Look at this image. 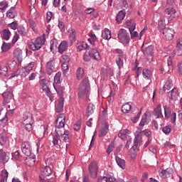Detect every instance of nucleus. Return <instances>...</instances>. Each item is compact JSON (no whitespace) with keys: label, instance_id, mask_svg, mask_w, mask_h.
I'll return each instance as SVG.
<instances>
[{"label":"nucleus","instance_id":"nucleus-1","mask_svg":"<svg viewBox=\"0 0 182 182\" xmlns=\"http://www.w3.org/2000/svg\"><path fill=\"white\" fill-rule=\"evenodd\" d=\"M65 123V122H55L56 134L53 136V143L57 149H60L59 141H61V139L65 143H68L69 141V132L63 129Z\"/></svg>","mask_w":182,"mask_h":182},{"label":"nucleus","instance_id":"nucleus-2","mask_svg":"<svg viewBox=\"0 0 182 182\" xmlns=\"http://www.w3.org/2000/svg\"><path fill=\"white\" fill-rule=\"evenodd\" d=\"M90 95V84L87 78H84L78 87V96L84 100H89Z\"/></svg>","mask_w":182,"mask_h":182},{"label":"nucleus","instance_id":"nucleus-3","mask_svg":"<svg viewBox=\"0 0 182 182\" xmlns=\"http://www.w3.org/2000/svg\"><path fill=\"white\" fill-rule=\"evenodd\" d=\"M90 38H88V42L90 43V50L89 51L88 55H90L91 58H95V60H100V53H99V51H97V48H96V44L95 43L97 38H96V35L92 33H90Z\"/></svg>","mask_w":182,"mask_h":182},{"label":"nucleus","instance_id":"nucleus-4","mask_svg":"<svg viewBox=\"0 0 182 182\" xmlns=\"http://www.w3.org/2000/svg\"><path fill=\"white\" fill-rule=\"evenodd\" d=\"M46 42V38H45V34L41 37L37 38L33 42L28 44V48L31 50H39Z\"/></svg>","mask_w":182,"mask_h":182},{"label":"nucleus","instance_id":"nucleus-5","mask_svg":"<svg viewBox=\"0 0 182 182\" xmlns=\"http://www.w3.org/2000/svg\"><path fill=\"white\" fill-rule=\"evenodd\" d=\"M49 176H52V168L50 167L46 166L41 168V175L39 176L41 182H48Z\"/></svg>","mask_w":182,"mask_h":182},{"label":"nucleus","instance_id":"nucleus-6","mask_svg":"<svg viewBox=\"0 0 182 182\" xmlns=\"http://www.w3.org/2000/svg\"><path fill=\"white\" fill-rule=\"evenodd\" d=\"M118 39L123 45H127L130 42V36L127 33V31L124 28H121L118 33Z\"/></svg>","mask_w":182,"mask_h":182},{"label":"nucleus","instance_id":"nucleus-7","mask_svg":"<svg viewBox=\"0 0 182 182\" xmlns=\"http://www.w3.org/2000/svg\"><path fill=\"white\" fill-rule=\"evenodd\" d=\"M99 167L97 166V163L96 161H92L88 166V171L90 173V176L92 178H97V170Z\"/></svg>","mask_w":182,"mask_h":182},{"label":"nucleus","instance_id":"nucleus-8","mask_svg":"<svg viewBox=\"0 0 182 182\" xmlns=\"http://www.w3.org/2000/svg\"><path fill=\"white\" fill-rule=\"evenodd\" d=\"M48 83H49V81L43 78L40 81V86H41L43 92H45L47 96H48V97L50 98V100H52V92H50V90L48 86Z\"/></svg>","mask_w":182,"mask_h":182},{"label":"nucleus","instance_id":"nucleus-9","mask_svg":"<svg viewBox=\"0 0 182 182\" xmlns=\"http://www.w3.org/2000/svg\"><path fill=\"white\" fill-rule=\"evenodd\" d=\"M2 96L4 97L3 105L6 106L12 99V96H14V90L11 88H9L3 92Z\"/></svg>","mask_w":182,"mask_h":182},{"label":"nucleus","instance_id":"nucleus-10","mask_svg":"<svg viewBox=\"0 0 182 182\" xmlns=\"http://www.w3.org/2000/svg\"><path fill=\"white\" fill-rule=\"evenodd\" d=\"M151 122V112L148 111L144 113V117H142L139 126L141 129H143L144 126L149 124Z\"/></svg>","mask_w":182,"mask_h":182},{"label":"nucleus","instance_id":"nucleus-11","mask_svg":"<svg viewBox=\"0 0 182 182\" xmlns=\"http://www.w3.org/2000/svg\"><path fill=\"white\" fill-rule=\"evenodd\" d=\"M21 151L26 156H31V154H32V147L31 146V143L28 141L23 142L21 144Z\"/></svg>","mask_w":182,"mask_h":182},{"label":"nucleus","instance_id":"nucleus-12","mask_svg":"<svg viewBox=\"0 0 182 182\" xmlns=\"http://www.w3.org/2000/svg\"><path fill=\"white\" fill-rule=\"evenodd\" d=\"M143 137V132L136 131L135 133V138L134 139V145L132 149L134 150L137 149V146L139 144H141V139Z\"/></svg>","mask_w":182,"mask_h":182},{"label":"nucleus","instance_id":"nucleus-13","mask_svg":"<svg viewBox=\"0 0 182 182\" xmlns=\"http://www.w3.org/2000/svg\"><path fill=\"white\" fill-rule=\"evenodd\" d=\"M46 70L48 75H50L55 72V58H50L46 63Z\"/></svg>","mask_w":182,"mask_h":182},{"label":"nucleus","instance_id":"nucleus-14","mask_svg":"<svg viewBox=\"0 0 182 182\" xmlns=\"http://www.w3.org/2000/svg\"><path fill=\"white\" fill-rule=\"evenodd\" d=\"M174 33L173 28H165L163 31L164 38L166 41H171L174 38Z\"/></svg>","mask_w":182,"mask_h":182},{"label":"nucleus","instance_id":"nucleus-15","mask_svg":"<svg viewBox=\"0 0 182 182\" xmlns=\"http://www.w3.org/2000/svg\"><path fill=\"white\" fill-rule=\"evenodd\" d=\"M159 176L161 178H168L173 176V169L171 168L161 169L159 171Z\"/></svg>","mask_w":182,"mask_h":182},{"label":"nucleus","instance_id":"nucleus-16","mask_svg":"<svg viewBox=\"0 0 182 182\" xmlns=\"http://www.w3.org/2000/svg\"><path fill=\"white\" fill-rule=\"evenodd\" d=\"M14 56L16 58L18 63H22V60H23V51L21 48H16L14 51Z\"/></svg>","mask_w":182,"mask_h":182},{"label":"nucleus","instance_id":"nucleus-17","mask_svg":"<svg viewBox=\"0 0 182 182\" xmlns=\"http://www.w3.org/2000/svg\"><path fill=\"white\" fill-rule=\"evenodd\" d=\"M27 123L33 124V116L31 112H26L23 117V124H26Z\"/></svg>","mask_w":182,"mask_h":182},{"label":"nucleus","instance_id":"nucleus-18","mask_svg":"<svg viewBox=\"0 0 182 182\" xmlns=\"http://www.w3.org/2000/svg\"><path fill=\"white\" fill-rule=\"evenodd\" d=\"M165 16H169V19H174L176 18V9L173 8H168L164 11Z\"/></svg>","mask_w":182,"mask_h":182},{"label":"nucleus","instance_id":"nucleus-19","mask_svg":"<svg viewBox=\"0 0 182 182\" xmlns=\"http://www.w3.org/2000/svg\"><path fill=\"white\" fill-rule=\"evenodd\" d=\"M9 161V155L5 151L0 152V164H6Z\"/></svg>","mask_w":182,"mask_h":182},{"label":"nucleus","instance_id":"nucleus-20","mask_svg":"<svg viewBox=\"0 0 182 182\" xmlns=\"http://www.w3.org/2000/svg\"><path fill=\"white\" fill-rule=\"evenodd\" d=\"M46 130H48V127L45 125H41L40 129L37 132V136L40 140H42L45 136V133H46Z\"/></svg>","mask_w":182,"mask_h":182},{"label":"nucleus","instance_id":"nucleus-21","mask_svg":"<svg viewBox=\"0 0 182 182\" xmlns=\"http://www.w3.org/2000/svg\"><path fill=\"white\" fill-rule=\"evenodd\" d=\"M126 16V11H124L123 10H121L118 12L116 16V21L117 23H120L123 19H124V17Z\"/></svg>","mask_w":182,"mask_h":182},{"label":"nucleus","instance_id":"nucleus-22","mask_svg":"<svg viewBox=\"0 0 182 182\" xmlns=\"http://www.w3.org/2000/svg\"><path fill=\"white\" fill-rule=\"evenodd\" d=\"M63 102H65V100L63 99V97H60L58 100V103L57 104L56 109H55V112H57V113H60L61 112H63Z\"/></svg>","mask_w":182,"mask_h":182},{"label":"nucleus","instance_id":"nucleus-23","mask_svg":"<svg viewBox=\"0 0 182 182\" xmlns=\"http://www.w3.org/2000/svg\"><path fill=\"white\" fill-rule=\"evenodd\" d=\"M16 15L17 14L16 10H15V6H12L6 13L7 18H10V19H14Z\"/></svg>","mask_w":182,"mask_h":182},{"label":"nucleus","instance_id":"nucleus-24","mask_svg":"<svg viewBox=\"0 0 182 182\" xmlns=\"http://www.w3.org/2000/svg\"><path fill=\"white\" fill-rule=\"evenodd\" d=\"M141 50L144 55H146L148 56H153V46H149L145 49L141 47Z\"/></svg>","mask_w":182,"mask_h":182},{"label":"nucleus","instance_id":"nucleus-25","mask_svg":"<svg viewBox=\"0 0 182 182\" xmlns=\"http://www.w3.org/2000/svg\"><path fill=\"white\" fill-rule=\"evenodd\" d=\"M107 130H109V124L106 123L105 124L104 128L101 129L99 131V134H98L99 137H105V136L107 134Z\"/></svg>","mask_w":182,"mask_h":182},{"label":"nucleus","instance_id":"nucleus-26","mask_svg":"<svg viewBox=\"0 0 182 182\" xmlns=\"http://www.w3.org/2000/svg\"><path fill=\"white\" fill-rule=\"evenodd\" d=\"M70 36H69V40L71 43H73V42H76V31L75 29L71 28L68 31Z\"/></svg>","mask_w":182,"mask_h":182},{"label":"nucleus","instance_id":"nucleus-27","mask_svg":"<svg viewBox=\"0 0 182 182\" xmlns=\"http://www.w3.org/2000/svg\"><path fill=\"white\" fill-rule=\"evenodd\" d=\"M115 160H116L117 164L119 166V167H120L121 168L124 170V168L126 167V161H124V159H122L119 156H116Z\"/></svg>","mask_w":182,"mask_h":182},{"label":"nucleus","instance_id":"nucleus-28","mask_svg":"<svg viewBox=\"0 0 182 182\" xmlns=\"http://www.w3.org/2000/svg\"><path fill=\"white\" fill-rule=\"evenodd\" d=\"M126 25L127 26H129V31H131V32H133L136 29V22L133 19L127 21Z\"/></svg>","mask_w":182,"mask_h":182},{"label":"nucleus","instance_id":"nucleus-29","mask_svg":"<svg viewBox=\"0 0 182 182\" xmlns=\"http://www.w3.org/2000/svg\"><path fill=\"white\" fill-rule=\"evenodd\" d=\"M102 39H106L107 41L112 38V33L109 28H105V31L102 33Z\"/></svg>","mask_w":182,"mask_h":182},{"label":"nucleus","instance_id":"nucleus-30","mask_svg":"<svg viewBox=\"0 0 182 182\" xmlns=\"http://www.w3.org/2000/svg\"><path fill=\"white\" fill-rule=\"evenodd\" d=\"M154 114L156 117V119L163 117V114L161 113V105H158L156 108L154 110Z\"/></svg>","mask_w":182,"mask_h":182},{"label":"nucleus","instance_id":"nucleus-31","mask_svg":"<svg viewBox=\"0 0 182 182\" xmlns=\"http://www.w3.org/2000/svg\"><path fill=\"white\" fill-rule=\"evenodd\" d=\"M77 49L78 52H82L83 50H86V49H90V46L87 45L86 43H78Z\"/></svg>","mask_w":182,"mask_h":182},{"label":"nucleus","instance_id":"nucleus-32","mask_svg":"<svg viewBox=\"0 0 182 182\" xmlns=\"http://www.w3.org/2000/svg\"><path fill=\"white\" fill-rule=\"evenodd\" d=\"M95 105L92 103H90L87 108L86 116L89 117L91 116V114H93V113H95Z\"/></svg>","mask_w":182,"mask_h":182},{"label":"nucleus","instance_id":"nucleus-33","mask_svg":"<svg viewBox=\"0 0 182 182\" xmlns=\"http://www.w3.org/2000/svg\"><path fill=\"white\" fill-rule=\"evenodd\" d=\"M142 75L144 79L146 80H151V71L149 69H144L142 71Z\"/></svg>","mask_w":182,"mask_h":182},{"label":"nucleus","instance_id":"nucleus-34","mask_svg":"<svg viewBox=\"0 0 182 182\" xmlns=\"http://www.w3.org/2000/svg\"><path fill=\"white\" fill-rule=\"evenodd\" d=\"M66 49H68V42L66 41H63L60 45H59V47H58V52L60 53H63Z\"/></svg>","mask_w":182,"mask_h":182},{"label":"nucleus","instance_id":"nucleus-35","mask_svg":"<svg viewBox=\"0 0 182 182\" xmlns=\"http://www.w3.org/2000/svg\"><path fill=\"white\" fill-rule=\"evenodd\" d=\"M132 110V105L127 102L122 106V112L123 113H129Z\"/></svg>","mask_w":182,"mask_h":182},{"label":"nucleus","instance_id":"nucleus-36","mask_svg":"<svg viewBox=\"0 0 182 182\" xmlns=\"http://www.w3.org/2000/svg\"><path fill=\"white\" fill-rule=\"evenodd\" d=\"M176 48L178 49V55L181 56L182 55V38L177 40Z\"/></svg>","mask_w":182,"mask_h":182},{"label":"nucleus","instance_id":"nucleus-37","mask_svg":"<svg viewBox=\"0 0 182 182\" xmlns=\"http://www.w3.org/2000/svg\"><path fill=\"white\" fill-rule=\"evenodd\" d=\"M169 99L174 100L177 96V88H173L171 92H168Z\"/></svg>","mask_w":182,"mask_h":182},{"label":"nucleus","instance_id":"nucleus-38","mask_svg":"<svg viewBox=\"0 0 182 182\" xmlns=\"http://www.w3.org/2000/svg\"><path fill=\"white\" fill-rule=\"evenodd\" d=\"M8 181V171L3 170L1 171V178L0 182H7Z\"/></svg>","mask_w":182,"mask_h":182},{"label":"nucleus","instance_id":"nucleus-39","mask_svg":"<svg viewBox=\"0 0 182 182\" xmlns=\"http://www.w3.org/2000/svg\"><path fill=\"white\" fill-rule=\"evenodd\" d=\"M129 133V130L127 129H122L120 130L119 133L118 134V136L122 139V140H124V139H126V135Z\"/></svg>","mask_w":182,"mask_h":182},{"label":"nucleus","instance_id":"nucleus-40","mask_svg":"<svg viewBox=\"0 0 182 182\" xmlns=\"http://www.w3.org/2000/svg\"><path fill=\"white\" fill-rule=\"evenodd\" d=\"M165 20L163 18H161V20L158 23V26L159 31H164L166 28V23H164Z\"/></svg>","mask_w":182,"mask_h":182},{"label":"nucleus","instance_id":"nucleus-41","mask_svg":"<svg viewBox=\"0 0 182 182\" xmlns=\"http://www.w3.org/2000/svg\"><path fill=\"white\" fill-rule=\"evenodd\" d=\"M164 109L165 117H166V119H168L170 116H171V109H170V107L167 106H164Z\"/></svg>","mask_w":182,"mask_h":182},{"label":"nucleus","instance_id":"nucleus-42","mask_svg":"<svg viewBox=\"0 0 182 182\" xmlns=\"http://www.w3.org/2000/svg\"><path fill=\"white\" fill-rule=\"evenodd\" d=\"M9 35H11V31L6 29L4 30L2 39H4V41H9Z\"/></svg>","mask_w":182,"mask_h":182},{"label":"nucleus","instance_id":"nucleus-43","mask_svg":"<svg viewBox=\"0 0 182 182\" xmlns=\"http://www.w3.org/2000/svg\"><path fill=\"white\" fill-rule=\"evenodd\" d=\"M9 49H11V43H6L4 42L1 46L2 52H8Z\"/></svg>","mask_w":182,"mask_h":182},{"label":"nucleus","instance_id":"nucleus-44","mask_svg":"<svg viewBox=\"0 0 182 182\" xmlns=\"http://www.w3.org/2000/svg\"><path fill=\"white\" fill-rule=\"evenodd\" d=\"M60 63H69L70 62V58L68 55H63L60 58Z\"/></svg>","mask_w":182,"mask_h":182},{"label":"nucleus","instance_id":"nucleus-45","mask_svg":"<svg viewBox=\"0 0 182 182\" xmlns=\"http://www.w3.org/2000/svg\"><path fill=\"white\" fill-rule=\"evenodd\" d=\"M61 67L63 75H66V70L69 69V63H61Z\"/></svg>","mask_w":182,"mask_h":182},{"label":"nucleus","instance_id":"nucleus-46","mask_svg":"<svg viewBox=\"0 0 182 182\" xmlns=\"http://www.w3.org/2000/svg\"><path fill=\"white\" fill-rule=\"evenodd\" d=\"M62 76V73H57L54 77V82L56 84H59L60 83V77Z\"/></svg>","mask_w":182,"mask_h":182},{"label":"nucleus","instance_id":"nucleus-47","mask_svg":"<svg viewBox=\"0 0 182 182\" xmlns=\"http://www.w3.org/2000/svg\"><path fill=\"white\" fill-rule=\"evenodd\" d=\"M77 78L80 80L83 77V70L82 68H78L76 72Z\"/></svg>","mask_w":182,"mask_h":182},{"label":"nucleus","instance_id":"nucleus-48","mask_svg":"<svg viewBox=\"0 0 182 182\" xmlns=\"http://www.w3.org/2000/svg\"><path fill=\"white\" fill-rule=\"evenodd\" d=\"M23 124L24 126L25 130H26L27 132H32L33 130V127L32 126V124H33L27 123V124Z\"/></svg>","mask_w":182,"mask_h":182},{"label":"nucleus","instance_id":"nucleus-49","mask_svg":"<svg viewBox=\"0 0 182 182\" xmlns=\"http://www.w3.org/2000/svg\"><path fill=\"white\" fill-rule=\"evenodd\" d=\"M12 157L14 160H16V161H19L21 159V154H19V151H16L14 153L12 154Z\"/></svg>","mask_w":182,"mask_h":182},{"label":"nucleus","instance_id":"nucleus-50","mask_svg":"<svg viewBox=\"0 0 182 182\" xmlns=\"http://www.w3.org/2000/svg\"><path fill=\"white\" fill-rule=\"evenodd\" d=\"M17 31L21 36H25V35H26V30H25V28L22 26H18L17 28Z\"/></svg>","mask_w":182,"mask_h":182},{"label":"nucleus","instance_id":"nucleus-51","mask_svg":"<svg viewBox=\"0 0 182 182\" xmlns=\"http://www.w3.org/2000/svg\"><path fill=\"white\" fill-rule=\"evenodd\" d=\"M57 122H66V117L65 116V114H60L58 115V118L56 119Z\"/></svg>","mask_w":182,"mask_h":182},{"label":"nucleus","instance_id":"nucleus-52","mask_svg":"<svg viewBox=\"0 0 182 182\" xmlns=\"http://www.w3.org/2000/svg\"><path fill=\"white\" fill-rule=\"evenodd\" d=\"M0 75L1 76H6L8 75V68L6 66H4L0 69Z\"/></svg>","mask_w":182,"mask_h":182},{"label":"nucleus","instance_id":"nucleus-53","mask_svg":"<svg viewBox=\"0 0 182 182\" xmlns=\"http://www.w3.org/2000/svg\"><path fill=\"white\" fill-rule=\"evenodd\" d=\"M171 87H173V82H167L165 83V85H164V90H170V89H171Z\"/></svg>","mask_w":182,"mask_h":182},{"label":"nucleus","instance_id":"nucleus-54","mask_svg":"<svg viewBox=\"0 0 182 182\" xmlns=\"http://www.w3.org/2000/svg\"><path fill=\"white\" fill-rule=\"evenodd\" d=\"M117 65L119 69H122L123 68V60L120 58V55L118 56L117 58Z\"/></svg>","mask_w":182,"mask_h":182},{"label":"nucleus","instance_id":"nucleus-55","mask_svg":"<svg viewBox=\"0 0 182 182\" xmlns=\"http://www.w3.org/2000/svg\"><path fill=\"white\" fill-rule=\"evenodd\" d=\"M54 86V89L55 90V92H57L58 95H59V96H62V95H63V88L60 87H56V85H53Z\"/></svg>","mask_w":182,"mask_h":182},{"label":"nucleus","instance_id":"nucleus-56","mask_svg":"<svg viewBox=\"0 0 182 182\" xmlns=\"http://www.w3.org/2000/svg\"><path fill=\"white\" fill-rule=\"evenodd\" d=\"M8 8V1H3L0 3V9L1 11H4V9H6Z\"/></svg>","mask_w":182,"mask_h":182},{"label":"nucleus","instance_id":"nucleus-57","mask_svg":"<svg viewBox=\"0 0 182 182\" xmlns=\"http://www.w3.org/2000/svg\"><path fill=\"white\" fill-rule=\"evenodd\" d=\"M21 76H22L23 77H26V76H28V75H29V72L24 68H23L21 71Z\"/></svg>","mask_w":182,"mask_h":182},{"label":"nucleus","instance_id":"nucleus-58","mask_svg":"<svg viewBox=\"0 0 182 182\" xmlns=\"http://www.w3.org/2000/svg\"><path fill=\"white\" fill-rule=\"evenodd\" d=\"M162 132L165 134H168V133H170L171 132V127L170 126H166L162 128Z\"/></svg>","mask_w":182,"mask_h":182},{"label":"nucleus","instance_id":"nucleus-59","mask_svg":"<svg viewBox=\"0 0 182 182\" xmlns=\"http://www.w3.org/2000/svg\"><path fill=\"white\" fill-rule=\"evenodd\" d=\"M8 141V138L6 136H1L0 138V144L1 146H4V144H6V142Z\"/></svg>","mask_w":182,"mask_h":182},{"label":"nucleus","instance_id":"nucleus-60","mask_svg":"<svg viewBox=\"0 0 182 182\" xmlns=\"http://www.w3.org/2000/svg\"><path fill=\"white\" fill-rule=\"evenodd\" d=\"M82 123L80 121H77L73 127V129L75 132H77V130H80V126H81Z\"/></svg>","mask_w":182,"mask_h":182},{"label":"nucleus","instance_id":"nucleus-61","mask_svg":"<svg viewBox=\"0 0 182 182\" xmlns=\"http://www.w3.org/2000/svg\"><path fill=\"white\" fill-rule=\"evenodd\" d=\"M17 63L15 60H11L9 62V68L10 69H15V67L16 66Z\"/></svg>","mask_w":182,"mask_h":182},{"label":"nucleus","instance_id":"nucleus-62","mask_svg":"<svg viewBox=\"0 0 182 182\" xmlns=\"http://www.w3.org/2000/svg\"><path fill=\"white\" fill-rule=\"evenodd\" d=\"M58 28L60 29L61 32H65V23H63V21H58Z\"/></svg>","mask_w":182,"mask_h":182},{"label":"nucleus","instance_id":"nucleus-63","mask_svg":"<svg viewBox=\"0 0 182 182\" xmlns=\"http://www.w3.org/2000/svg\"><path fill=\"white\" fill-rule=\"evenodd\" d=\"M33 63H30L27 66L23 67V68L28 70L29 73L31 70H32V69H33Z\"/></svg>","mask_w":182,"mask_h":182},{"label":"nucleus","instance_id":"nucleus-64","mask_svg":"<svg viewBox=\"0 0 182 182\" xmlns=\"http://www.w3.org/2000/svg\"><path fill=\"white\" fill-rule=\"evenodd\" d=\"M108 178L106 176H100L98 178L97 182H107Z\"/></svg>","mask_w":182,"mask_h":182}]
</instances>
